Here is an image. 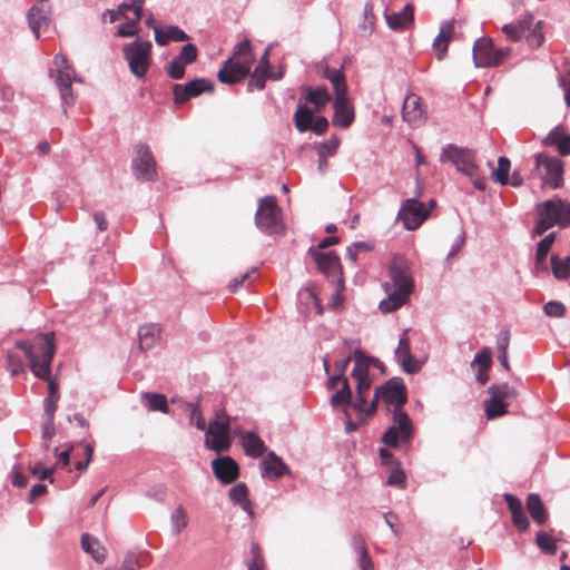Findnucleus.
I'll return each instance as SVG.
<instances>
[{"label":"nucleus","instance_id":"6e6d98bb","mask_svg":"<svg viewBox=\"0 0 570 570\" xmlns=\"http://www.w3.org/2000/svg\"><path fill=\"white\" fill-rule=\"evenodd\" d=\"M249 497V489L245 482H238L233 485L228 491V499L234 505L247 500Z\"/></svg>","mask_w":570,"mask_h":570},{"label":"nucleus","instance_id":"2eb2a0df","mask_svg":"<svg viewBox=\"0 0 570 570\" xmlns=\"http://www.w3.org/2000/svg\"><path fill=\"white\" fill-rule=\"evenodd\" d=\"M494 41L490 37L482 36L474 40L472 47V59L475 68L498 67V59L494 55Z\"/></svg>","mask_w":570,"mask_h":570},{"label":"nucleus","instance_id":"f704fd0d","mask_svg":"<svg viewBox=\"0 0 570 570\" xmlns=\"http://www.w3.org/2000/svg\"><path fill=\"white\" fill-rule=\"evenodd\" d=\"M317 112L313 106L306 104L302 99L296 106V110L293 115V122L298 132H306L305 124L313 120L314 114Z\"/></svg>","mask_w":570,"mask_h":570},{"label":"nucleus","instance_id":"72a5a7b5","mask_svg":"<svg viewBox=\"0 0 570 570\" xmlns=\"http://www.w3.org/2000/svg\"><path fill=\"white\" fill-rule=\"evenodd\" d=\"M141 402L151 412L169 413V404L165 394L158 392H142Z\"/></svg>","mask_w":570,"mask_h":570},{"label":"nucleus","instance_id":"69168bd1","mask_svg":"<svg viewBox=\"0 0 570 570\" xmlns=\"http://www.w3.org/2000/svg\"><path fill=\"white\" fill-rule=\"evenodd\" d=\"M450 37L439 32L438 36L433 40V49L435 50V56L438 60H443L448 52V47L450 43Z\"/></svg>","mask_w":570,"mask_h":570},{"label":"nucleus","instance_id":"37998d69","mask_svg":"<svg viewBox=\"0 0 570 570\" xmlns=\"http://www.w3.org/2000/svg\"><path fill=\"white\" fill-rule=\"evenodd\" d=\"M493 364V352L489 346L481 347L473 356L471 367L476 366L478 370H490Z\"/></svg>","mask_w":570,"mask_h":570},{"label":"nucleus","instance_id":"b1692460","mask_svg":"<svg viewBox=\"0 0 570 570\" xmlns=\"http://www.w3.org/2000/svg\"><path fill=\"white\" fill-rule=\"evenodd\" d=\"M414 11L415 8L413 3H405V6L399 12L389 13L387 10L384 11V18L387 27L393 31H401L405 29L407 23H412L414 21Z\"/></svg>","mask_w":570,"mask_h":570},{"label":"nucleus","instance_id":"423d86ee","mask_svg":"<svg viewBox=\"0 0 570 570\" xmlns=\"http://www.w3.org/2000/svg\"><path fill=\"white\" fill-rule=\"evenodd\" d=\"M307 255L315 263L318 273L324 275L328 282L334 283L337 278L344 277L341 257L336 250L331 249L324 252L318 250V248L314 246H309Z\"/></svg>","mask_w":570,"mask_h":570},{"label":"nucleus","instance_id":"6e6552de","mask_svg":"<svg viewBox=\"0 0 570 570\" xmlns=\"http://www.w3.org/2000/svg\"><path fill=\"white\" fill-rule=\"evenodd\" d=\"M136 156L131 159V169L137 179L156 181L158 179L157 163L147 144L139 142L134 147Z\"/></svg>","mask_w":570,"mask_h":570},{"label":"nucleus","instance_id":"052dcab7","mask_svg":"<svg viewBox=\"0 0 570 570\" xmlns=\"http://www.w3.org/2000/svg\"><path fill=\"white\" fill-rule=\"evenodd\" d=\"M330 126L328 119L325 116H317L313 121L305 124L306 132H313L316 136H323Z\"/></svg>","mask_w":570,"mask_h":570},{"label":"nucleus","instance_id":"473e14b6","mask_svg":"<svg viewBox=\"0 0 570 570\" xmlns=\"http://www.w3.org/2000/svg\"><path fill=\"white\" fill-rule=\"evenodd\" d=\"M82 550L89 554L97 563H102L106 559V549L100 546L98 539L90 533H82L80 539Z\"/></svg>","mask_w":570,"mask_h":570},{"label":"nucleus","instance_id":"20e7f679","mask_svg":"<svg viewBox=\"0 0 570 570\" xmlns=\"http://www.w3.org/2000/svg\"><path fill=\"white\" fill-rule=\"evenodd\" d=\"M475 155L476 151L473 149L450 142L442 147L439 160L451 163L456 171L464 176H473L479 167L474 161Z\"/></svg>","mask_w":570,"mask_h":570},{"label":"nucleus","instance_id":"e433bc0d","mask_svg":"<svg viewBox=\"0 0 570 570\" xmlns=\"http://www.w3.org/2000/svg\"><path fill=\"white\" fill-rule=\"evenodd\" d=\"M557 236H558L557 232H551L538 242L537 248H535V266H537V268H541V269L546 268V265H544L546 258H547L552 245L554 244Z\"/></svg>","mask_w":570,"mask_h":570},{"label":"nucleus","instance_id":"393cba45","mask_svg":"<svg viewBox=\"0 0 570 570\" xmlns=\"http://www.w3.org/2000/svg\"><path fill=\"white\" fill-rule=\"evenodd\" d=\"M239 442L244 453L249 458H259L269 451L265 442L255 431L242 433L239 435Z\"/></svg>","mask_w":570,"mask_h":570},{"label":"nucleus","instance_id":"e2e57ef3","mask_svg":"<svg viewBox=\"0 0 570 570\" xmlns=\"http://www.w3.org/2000/svg\"><path fill=\"white\" fill-rule=\"evenodd\" d=\"M355 551L358 554L357 566L360 570H373L374 564L366 547L363 543L356 544Z\"/></svg>","mask_w":570,"mask_h":570},{"label":"nucleus","instance_id":"680f3d73","mask_svg":"<svg viewBox=\"0 0 570 570\" xmlns=\"http://www.w3.org/2000/svg\"><path fill=\"white\" fill-rule=\"evenodd\" d=\"M543 313L549 317H563L567 313L566 305L556 299H551L543 305Z\"/></svg>","mask_w":570,"mask_h":570},{"label":"nucleus","instance_id":"39448f33","mask_svg":"<svg viewBox=\"0 0 570 570\" xmlns=\"http://www.w3.org/2000/svg\"><path fill=\"white\" fill-rule=\"evenodd\" d=\"M255 225L266 235L277 233L278 228L282 227L281 209L275 196L267 195L258 200Z\"/></svg>","mask_w":570,"mask_h":570},{"label":"nucleus","instance_id":"a19ab883","mask_svg":"<svg viewBox=\"0 0 570 570\" xmlns=\"http://www.w3.org/2000/svg\"><path fill=\"white\" fill-rule=\"evenodd\" d=\"M551 273L558 281H567L570 278V256L561 258L558 254L550 257Z\"/></svg>","mask_w":570,"mask_h":570},{"label":"nucleus","instance_id":"bf43d9fd","mask_svg":"<svg viewBox=\"0 0 570 570\" xmlns=\"http://www.w3.org/2000/svg\"><path fill=\"white\" fill-rule=\"evenodd\" d=\"M373 248V244L367 240L354 242L346 248V258L356 262L360 252H371Z\"/></svg>","mask_w":570,"mask_h":570},{"label":"nucleus","instance_id":"13d9d810","mask_svg":"<svg viewBox=\"0 0 570 570\" xmlns=\"http://www.w3.org/2000/svg\"><path fill=\"white\" fill-rule=\"evenodd\" d=\"M76 444L75 442H67L66 450L60 451L59 448L53 450V455L57 458L56 465H60V469L70 470V454Z\"/></svg>","mask_w":570,"mask_h":570},{"label":"nucleus","instance_id":"cd10ccee","mask_svg":"<svg viewBox=\"0 0 570 570\" xmlns=\"http://www.w3.org/2000/svg\"><path fill=\"white\" fill-rule=\"evenodd\" d=\"M410 292H405L402 289L393 288L392 292H389V295L384 297L379 303V309L383 315L393 313L397 309H400L403 305H405L407 301V296L410 295Z\"/></svg>","mask_w":570,"mask_h":570},{"label":"nucleus","instance_id":"f8f14e48","mask_svg":"<svg viewBox=\"0 0 570 570\" xmlns=\"http://www.w3.org/2000/svg\"><path fill=\"white\" fill-rule=\"evenodd\" d=\"M199 50L193 42H186L180 47L179 52L165 66L167 76L173 80H180L185 77L186 67L195 62Z\"/></svg>","mask_w":570,"mask_h":570},{"label":"nucleus","instance_id":"f257e3e1","mask_svg":"<svg viewBox=\"0 0 570 570\" xmlns=\"http://www.w3.org/2000/svg\"><path fill=\"white\" fill-rule=\"evenodd\" d=\"M153 42L137 37L122 48L124 59L130 72L139 80H145L151 63Z\"/></svg>","mask_w":570,"mask_h":570},{"label":"nucleus","instance_id":"bb28decb","mask_svg":"<svg viewBox=\"0 0 570 570\" xmlns=\"http://www.w3.org/2000/svg\"><path fill=\"white\" fill-rule=\"evenodd\" d=\"M127 9H131L136 20H140L144 11V0H129L122 1L118 4L117 9L105 10L102 17H109V22L112 23L120 17H125Z\"/></svg>","mask_w":570,"mask_h":570},{"label":"nucleus","instance_id":"412c9836","mask_svg":"<svg viewBox=\"0 0 570 570\" xmlns=\"http://www.w3.org/2000/svg\"><path fill=\"white\" fill-rule=\"evenodd\" d=\"M28 26L37 39L46 31L51 22L49 11L43 4H33L27 12Z\"/></svg>","mask_w":570,"mask_h":570},{"label":"nucleus","instance_id":"c85d7f7f","mask_svg":"<svg viewBox=\"0 0 570 570\" xmlns=\"http://www.w3.org/2000/svg\"><path fill=\"white\" fill-rule=\"evenodd\" d=\"M322 76L331 82L335 95L348 94L344 66H340V68H331L326 65L322 71Z\"/></svg>","mask_w":570,"mask_h":570},{"label":"nucleus","instance_id":"a18cd8bd","mask_svg":"<svg viewBox=\"0 0 570 570\" xmlns=\"http://www.w3.org/2000/svg\"><path fill=\"white\" fill-rule=\"evenodd\" d=\"M386 484L399 489H405L407 485V476L402 463L392 466L387 475Z\"/></svg>","mask_w":570,"mask_h":570},{"label":"nucleus","instance_id":"774afa93","mask_svg":"<svg viewBox=\"0 0 570 570\" xmlns=\"http://www.w3.org/2000/svg\"><path fill=\"white\" fill-rule=\"evenodd\" d=\"M511 522L520 533H524L530 529V521L524 509L511 513Z\"/></svg>","mask_w":570,"mask_h":570},{"label":"nucleus","instance_id":"a211bd4d","mask_svg":"<svg viewBox=\"0 0 570 570\" xmlns=\"http://www.w3.org/2000/svg\"><path fill=\"white\" fill-rule=\"evenodd\" d=\"M542 170H543V184L550 186L553 189H558L563 184L564 163L561 158L550 156L543 151Z\"/></svg>","mask_w":570,"mask_h":570},{"label":"nucleus","instance_id":"c03bdc74","mask_svg":"<svg viewBox=\"0 0 570 570\" xmlns=\"http://www.w3.org/2000/svg\"><path fill=\"white\" fill-rule=\"evenodd\" d=\"M535 544L543 553L550 556L557 553V540L546 531L540 530L535 533Z\"/></svg>","mask_w":570,"mask_h":570},{"label":"nucleus","instance_id":"a878e982","mask_svg":"<svg viewBox=\"0 0 570 570\" xmlns=\"http://www.w3.org/2000/svg\"><path fill=\"white\" fill-rule=\"evenodd\" d=\"M401 407L402 406H394L392 421L393 425H396V428L400 429L401 441L405 446H409L413 440L414 428L410 415Z\"/></svg>","mask_w":570,"mask_h":570},{"label":"nucleus","instance_id":"c756f323","mask_svg":"<svg viewBox=\"0 0 570 570\" xmlns=\"http://www.w3.org/2000/svg\"><path fill=\"white\" fill-rule=\"evenodd\" d=\"M189 36L176 24L167 26L165 29L156 30L155 41L159 47H165L169 41L184 42Z\"/></svg>","mask_w":570,"mask_h":570},{"label":"nucleus","instance_id":"9d476101","mask_svg":"<svg viewBox=\"0 0 570 570\" xmlns=\"http://www.w3.org/2000/svg\"><path fill=\"white\" fill-rule=\"evenodd\" d=\"M215 90L213 80L206 77H196L185 83H175L173 86V99L176 105L184 104L203 94H212Z\"/></svg>","mask_w":570,"mask_h":570},{"label":"nucleus","instance_id":"c9c22d12","mask_svg":"<svg viewBox=\"0 0 570 570\" xmlns=\"http://www.w3.org/2000/svg\"><path fill=\"white\" fill-rule=\"evenodd\" d=\"M354 366L351 371L352 379H366L372 377L370 373V364L367 362V354L360 347L353 351Z\"/></svg>","mask_w":570,"mask_h":570},{"label":"nucleus","instance_id":"603ef678","mask_svg":"<svg viewBox=\"0 0 570 570\" xmlns=\"http://www.w3.org/2000/svg\"><path fill=\"white\" fill-rule=\"evenodd\" d=\"M170 522L173 534H179L181 530L187 525V513L183 505H178L171 512Z\"/></svg>","mask_w":570,"mask_h":570},{"label":"nucleus","instance_id":"ea45409f","mask_svg":"<svg viewBox=\"0 0 570 570\" xmlns=\"http://www.w3.org/2000/svg\"><path fill=\"white\" fill-rule=\"evenodd\" d=\"M488 166L491 168V180L495 184L504 186L505 178L509 176V171L511 169V160L507 156H500L498 158V167H493V163L491 160L488 161Z\"/></svg>","mask_w":570,"mask_h":570},{"label":"nucleus","instance_id":"4c0bfd02","mask_svg":"<svg viewBox=\"0 0 570 570\" xmlns=\"http://www.w3.org/2000/svg\"><path fill=\"white\" fill-rule=\"evenodd\" d=\"M483 406L487 420L492 421L509 413L510 402H501L494 397H488L483 401Z\"/></svg>","mask_w":570,"mask_h":570},{"label":"nucleus","instance_id":"0e129e2a","mask_svg":"<svg viewBox=\"0 0 570 570\" xmlns=\"http://www.w3.org/2000/svg\"><path fill=\"white\" fill-rule=\"evenodd\" d=\"M336 286L335 293L331 296V301L328 306L333 309L342 308L344 304V296L342 292L345 289V281L344 277H340L334 282Z\"/></svg>","mask_w":570,"mask_h":570},{"label":"nucleus","instance_id":"f3484780","mask_svg":"<svg viewBox=\"0 0 570 570\" xmlns=\"http://www.w3.org/2000/svg\"><path fill=\"white\" fill-rule=\"evenodd\" d=\"M355 120V110L348 99V94L335 95L333 102V126L348 128Z\"/></svg>","mask_w":570,"mask_h":570},{"label":"nucleus","instance_id":"7c9ffc66","mask_svg":"<svg viewBox=\"0 0 570 570\" xmlns=\"http://www.w3.org/2000/svg\"><path fill=\"white\" fill-rule=\"evenodd\" d=\"M353 399V390L350 381L343 382L340 389L333 391V394L330 397V404L334 410L348 409L351 411V401Z\"/></svg>","mask_w":570,"mask_h":570},{"label":"nucleus","instance_id":"6ab92c4d","mask_svg":"<svg viewBox=\"0 0 570 570\" xmlns=\"http://www.w3.org/2000/svg\"><path fill=\"white\" fill-rule=\"evenodd\" d=\"M259 468L263 478L277 480L284 475H291L288 464L273 450L266 452L259 462Z\"/></svg>","mask_w":570,"mask_h":570},{"label":"nucleus","instance_id":"dca6fc26","mask_svg":"<svg viewBox=\"0 0 570 570\" xmlns=\"http://www.w3.org/2000/svg\"><path fill=\"white\" fill-rule=\"evenodd\" d=\"M213 474L223 485H229L239 478V465L230 455H217L212 460Z\"/></svg>","mask_w":570,"mask_h":570},{"label":"nucleus","instance_id":"3c124183","mask_svg":"<svg viewBox=\"0 0 570 570\" xmlns=\"http://www.w3.org/2000/svg\"><path fill=\"white\" fill-rule=\"evenodd\" d=\"M56 82H57L62 102H67L68 98H72V87H71L70 76L63 70H58V76H57Z\"/></svg>","mask_w":570,"mask_h":570},{"label":"nucleus","instance_id":"09e8293b","mask_svg":"<svg viewBox=\"0 0 570 570\" xmlns=\"http://www.w3.org/2000/svg\"><path fill=\"white\" fill-rule=\"evenodd\" d=\"M204 445L207 450L219 453L222 451H227L229 449L230 441L228 436L222 438L219 435L205 433Z\"/></svg>","mask_w":570,"mask_h":570},{"label":"nucleus","instance_id":"4be33fe9","mask_svg":"<svg viewBox=\"0 0 570 570\" xmlns=\"http://www.w3.org/2000/svg\"><path fill=\"white\" fill-rule=\"evenodd\" d=\"M546 146L556 147L560 156L570 155V134L564 132L561 124L554 126L542 139Z\"/></svg>","mask_w":570,"mask_h":570},{"label":"nucleus","instance_id":"4d7b16f0","mask_svg":"<svg viewBox=\"0 0 570 570\" xmlns=\"http://www.w3.org/2000/svg\"><path fill=\"white\" fill-rule=\"evenodd\" d=\"M230 57L237 59L255 58L250 40L248 38H244L242 41H238L233 47Z\"/></svg>","mask_w":570,"mask_h":570},{"label":"nucleus","instance_id":"9b49d317","mask_svg":"<svg viewBox=\"0 0 570 570\" xmlns=\"http://www.w3.org/2000/svg\"><path fill=\"white\" fill-rule=\"evenodd\" d=\"M406 230H416L429 219V213L424 209V203L416 198H406L401 203L396 215Z\"/></svg>","mask_w":570,"mask_h":570},{"label":"nucleus","instance_id":"5701e85b","mask_svg":"<svg viewBox=\"0 0 570 570\" xmlns=\"http://www.w3.org/2000/svg\"><path fill=\"white\" fill-rule=\"evenodd\" d=\"M525 509L530 518L538 525H544L549 520V511L546 507L541 495L535 492H530L525 498Z\"/></svg>","mask_w":570,"mask_h":570},{"label":"nucleus","instance_id":"4468645a","mask_svg":"<svg viewBox=\"0 0 570 570\" xmlns=\"http://www.w3.org/2000/svg\"><path fill=\"white\" fill-rule=\"evenodd\" d=\"M538 209L548 212L551 219L559 228L570 226V202L562 199L558 195L538 203Z\"/></svg>","mask_w":570,"mask_h":570},{"label":"nucleus","instance_id":"5fc2aeb1","mask_svg":"<svg viewBox=\"0 0 570 570\" xmlns=\"http://www.w3.org/2000/svg\"><path fill=\"white\" fill-rule=\"evenodd\" d=\"M229 429L230 422L228 420L212 419L206 425L205 433L226 438Z\"/></svg>","mask_w":570,"mask_h":570},{"label":"nucleus","instance_id":"864d4df0","mask_svg":"<svg viewBox=\"0 0 570 570\" xmlns=\"http://www.w3.org/2000/svg\"><path fill=\"white\" fill-rule=\"evenodd\" d=\"M543 21L535 22L530 31L525 32L527 42L532 48H539L544 41V33L542 31Z\"/></svg>","mask_w":570,"mask_h":570},{"label":"nucleus","instance_id":"ddd939ff","mask_svg":"<svg viewBox=\"0 0 570 570\" xmlns=\"http://www.w3.org/2000/svg\"><path fill=\"white\" fill-rule=\"evenodd\" d=\"M387 269L393 288L413 292L414 282L410 275V263L405 256L394 254L389 262Z\"/></svg>","mask_w":570,"mask_h":570},{"label":"nucleus","instance_id":"7ed1b4c3","mask_svg":"<svg viewBox=\"0 0 570 570\" xmlns=\"http://www.w3.org/2000/svg\"><path fill=\"white\" fill-rule=\"evenodd\" d=\"M39 354L30 360V371L35 377L47 382L51 380V366L56 354V338L53 332L42 333L39 336Z\"/></svg>","mask_w":570,"mask_h":570},{"label":"nucleus","instance_id":"79ce46f5","mask_svg":"<svg viewBox=\"0 0 570 570\" xmlns=\"http://www.w3.org/2000/svg\"><path fill=\"white\" fill-rule=\"evenodd\" d=\"M535 220L534 226L531 230V238H535L538 236L543 235L550 228L557 226L554 222L549 216L548 212H542L538 209V203L534 205Z\"/></svg>","mask_w":570,"mask_h":570},{"label":"nucleus","instance_id":"8fccbe9b","mask_svg":"<svg viewBox=\"0 0 570 570\" xmlns=\"http://www.w3.org/2000/svg\"><path fill=\"white\" fill-rule=\"evenodd\" d=\"M381 442L390 449H399L404 443L401 441L400 429L391 424L381 436Z\"/></svg>","mask_w":570,"mask_h":570},{"label":"nucleus","instance_id":"f03ea898","mask_svg":"<svg viewBox=\"0 0 570 570\" xmlns=\"http://www.w3.org/2000/svg\"><path fill=\"white\" fill-rule=\"evenodd\" d=\"M275 45L276 42H272L264 49L258 63L253 72L250 71L247 83L248 92H252L254 89L263 90L266 87V80L278 81L285 76L286 68L284 65H279L277 70H275L269 61L271 52Z\"/></svg>","mask_w":570,"mask_h":570},{"label":"nucleus","instance_id":"de8ad7c7","mask_svg":"<svg viewBox=\"0 0 570 570\" xmlns=\"http://www.w3.org/2000/svg\"><path fill=\"white\" fill-rule=\"evenodd\" d=\"M395 361L405 374L413 375L422 368V363L412 354V352H406V355L395 358Z\"/></svg>","mask_w":570,"mask_h":570},{"label":"nucleus","instance_id":"0eeeda50","mask_svg":"<svg viewBox=\"0 0 570 570\" xmlns=\"http://www.w3.org/2000/svg\"><path fill=\"white\" fill-rule=\"evenodd\" d=\"M255 58L237 59L228 57L217 71V80L223 85L233 86L248 78Z\"/></svg>","mask_w":570,"mask_h":570},{"label":"nucleus","instance_id":"2f4dec72","mask_svg":"<svg viewBox=\"0 0 570 570\" xmlns=\"http://www.w3.org/2000/svg\"><path fill=\"white\" fill-rule=\"evenodd\" d=\"M159 327L154 323L139 326L137 332L139 350L148 351L153 348L159 338Z\"/></svg>","mask_w":570,"mask_h":570},{"label":"nucleus","instance_id":"338daca9","mask_svg":"<svg viewBox=\"0 0 570 570\" xmlns=\"http://www.w3.org/2000/svg\"><path fill=\"white\" fill-rule=\"evenodd\" d=\"M318 150H323L326 156H334L341 145V139L337 135H333L330 139L321 142H314Z\"/></svg>","mask_w":570,"mask_h":570},{"label":"nucleus","instance_id":"aec40b11","mask_svg":"<svg viewBox=\"0 0 570 570\" xmlns=\"http://www.w3.org/2000/svg\"><path fill=\"white\" fill-rule=\"evenodd\" d=\"M302 100L316 109L322 111L326 105L332 100V95L325 85L312 87L303 85L301 87Z\"/></svg>","mask_w":570,"mask_h":570},{"label":"nucleus","instance_id":"58836bf2","mask_svg":"<svg viewBox=\"0 0 570 570\" xmlns=\"http://www.w3.org/2000/svg\"><path fill=\"white\" fill-rule=\"evenodd\" d=\"M489 397H494L501 402H512L518 396V391L509 383L491 384L488 387Z\"/></svg>","mask_w":570,"mask_h":570},{"label":"nucleus","instance_id":"49530a36","mask_svg":"<svg viewBox=\"0 0 570 570\" xmlns=\"http://www.w3.org/2000/svg\"><path fill=\"white\" fill-rule=\"evenodd\" d=\"M187 407L189 411V423L197 430L205 431L207 423L202 415L200 400L197 399L196 402H188Z\"/></svg>","mask_w":570,"mask_h":570},{"label":"nucleus","instance_id":"1a4fd4ad","mask_svg":"<svg viewBox=\"0 0 570 570\" xmlns=\"http://www.w3.org/2000/svg\"><path fill=\"white\" fill-rule=\"evenodd\" d=\"M382 400L387 405L403 406L407 402V390L400 376H393L374 390L373 402Z\"/></svg>","mask_w":570,"mask_h":570}]
</instances>
